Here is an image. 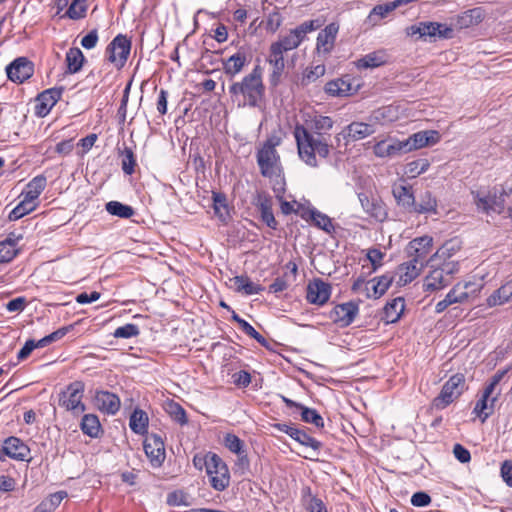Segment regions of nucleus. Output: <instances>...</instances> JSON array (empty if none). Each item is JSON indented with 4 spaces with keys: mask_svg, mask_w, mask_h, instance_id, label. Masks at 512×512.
I'll list each match as a JSON object with an SVG mask.
<instances>
[{
    "mask_svg": "<svg viewBox=\"0 0 512 512\" xmlns=\"http://www.w3.org/2000/svg\"><path fill=\"white\" fill-rule=\"evenodd\" d=\"M504 372H497L492 376L488 384L483 390V393L473 409V413L485 422L486 419L493 414L495 404L500 395V390L497 387L502 380Z\"/></svg>",
    "mask_w": 512,
    "mask_h": 512,
    "instance_id": "obj_6",
    "label": "nucleus"
},
{
    "mask_svg": "<svg viewBox=\"0 0 512 512\" xmlns=\"http://www.w3.org/2000/svg\"><path fill=\"white\" fill-rule=\"evenodd\" d=\"M333 120L329 116L316 115L309 121H306L304 125V129L308 131L309 134L317 135V136H330L329 131L333 127Z\"/></svg>",
    "mask_w": 512,
    "mask_h": 512,
    "instance_id": "obj_33",
    "label": "nucleus"
},
{
    "mask_svg": "<svg viewBox=\"0 0 512 512\" xmlns=\"http://www.w3.org/2000/svg\"><path fill=\"white\" fill-rule=\"evenodd\" d=\"M359 308L354 302L337 304L329 313V318L339 327L349 326L358 315Z\"/></svg>",
    "mask_w": 512,
    "mask_h": 512,
    "instance_id": "obj_16",
    "label": "nucleus"
},
{
    "mask_svg": "<svg viewBox=\"0 0 512 512\" xmlns=\"http://www.w3.org/2000/svg\"><path fill=\"white\" fill-rule=\"evenodd\" d=\"M384 256L385 254L377 248L367 250L366 258L371 263L372 271H376L383 265Z\"/></svg>",
    "mask_w": 512,
    "mask_h": 512,
    "instance_id": "obj_63",
    "label": "nucleus"
},
{
    "mask_svg": "<svg viewBox=\"0 0 512 512\" xmlns=\"http://www.w3.org/2000/svg\"><path fill=\"white\" fill-rule=\"evenodd\" d=\"M440 141V134L435 130L419 131L403 140L405 145L404 153L420 149L428 145H434Z\"/></svg>",
    "mask_w": 512,
    "mask_h": 512,
    "instance_id": "obj_20",
    "label": "nucleus"
},
{
    "mask_svg": "<svg viewBox=\"0 0 512 512\" xmlns=\"http://www.w3.org/2000/svg\"><path fill=\"white\" fill-rule=\"evenodd\" d=\"M47 186V178L43 174L33 177L25 186L21 197L36 203L39 206V196Z\"/></svg>",
    "mask_w": 512,
    "mask_h": 512,
    "instance_id": "obj_34",
    "label": "nucleus"
},
{
    "mask_svg": "<svg viewBox=\"0 0 512 512\" xmlns=\"http://www.w3.org/2000/svg\"><path fill=\"white\" fill-rule=\"evenodd\" d=\"M37 208L38 205L36 203L22 197V200L19 202V204L9 213L8 219L10 221L19 220L25 215L35 211Z\"/></svg>",
    "mask_w": 512,
    "mask_h": 512,
    "instance_id": "obj_47",
    "label": "nucleus"
},
{
    "mask_svg": "<svg viewBox=\"0 0 512 512\" xmlns=\"http://www.w3.org/2000/svg\"><path fill=\"white\" fill-rule=\"evenodd\" d=\"M139 333H140V331H139V328H138V326L136 324L128 323V324H125L124 326L118 327L114 331L113 336L115 338L128 339V338H132V337L138 336Z\"/></svg>",
    "mask_w": 512,
    "mask_h": 512,
    "instance_id": "obj_61",
    "label": "nucleus"
},
{
    "mask_svg": "<svg viewBox=\"0 0 512 512\" xmlns=\"http://www.w3.org/2000/svg\"><path fill=\"white\" fill-rule=\"evenodd\" d=\"M405 145L397 139L381 140L373 145V153L379 158L392 157L404 153Z\"/></svg>",
    "mask_w": 512,
    "mask_h": 512,
    "instance_id": "obj_31",
    "label": "nucleus"
},
{
    "mask_svg": "<svg viewBox=\"0 0 512 512\" xmlns=\"http://www.w3.org/2000/svg\"><path fill=\"white\" fill-rule=\"evenodd\" d=\"M402 3L403 2H389L383 5H377L371 11L369 18L371 20H373L375 17L382 19Z\"/></svg>",
    "mask_w": 512,
    "mask_h": 512,
    "instance_id": "obj_62",
    "label": "nucleus"
},
{
    "mask_svg": "<svg viewBox=\"0 0 512 512\" xmlns=\"http://www.w3.org/2000/svg\"><path fill=\"white\" fill-rule=\"evenodd\" d=\"M250 62L249 55L244 48H240L236 53L223 61L224 74L230 78L238 75Z\"/></svg>",
    "mask_w": 512,
    "mask_h": 512,
    "instance_id": "obj_25",
    "label": "nucleus"
},
{
    "mask_svg": "<svg viewBox=\"0 0 512 512\" xmlns=\"http://www.w3.org/2000/svg\"><path fill=\"white\" fill-rule=\"evenodd\" d=\"M64 88H50L38 95L35 104V113L39 117H45L61 99Z\"/></svg>",
    "mask_w": 512,
    "mask_h": 512,
    "instance_id": "obj_18",
    "label": "nucleus"
},
{
    "mask_svg": "<svg viewBox=\"0 0 512 512\" xmlns=\"http://www.w3.org/2000/svg\"><path fill=\"white\" fill-rule=\"evenodd\" d=\"M84 55L82 51L77 47L70 48L65 57V61L67 64V70L71 74H75L79 72L84 63Z\"/></svg>",
    "mask_w": 512,
    "mask_h": 512,
    "instance_id": "obj_44",
    "label": "nucleus"
},
{
    "mask_svg": "<svg viewBox=\"0 0 512 512\" xmlns=\"http://www.w3.org/2000/svg\"><path fill=\"white\" fill-rule=\"evenodd\" d=\"M131 51V41L123 34H118L107 46V60L118 69L126 64Z\"/></svg>",
    "mask_w": 512,
    "mask_h": 512,
    "instance_id": "obj_11",
    "label": "nucleus"
},
{
    "mask_svg": "<svg viewBox=\"0 0 512 512\" xmlns=\"http://www.w3.org/2000/svg\"><path fill=\"white\" fill-rule=\"evenodd\" d=\"M430 163L425 158H420L413 160L406 164L405 166V174L410 178H415L419 176L420 174L427 171L429 168Z\"/></svg>",
    "mask_w": 512,
    "mask_h": 512,
    "instance_id": "obj_50",
    "label": "nucleus"
},
{
    "mask_svg": "<svg viewBox=\"0 0 512 512\" xmlns=\"http://www.w3.org/2000/svg\"><path fill=\"white\" fill-rule=\"evenodd\" d=\"M424 267L421 264L414 263L411 259L400 264L397 267L396 275L398 276L397 284L400 286L407 285L416 279Z\"/></svg>",
    "mask_w": 512,
    "mask_h": 512,
    "instance_id": "obj_32",
    "label": "nucleus"
},
{
    "mask_svg": "<svg viewBox=\"0 0 512 512\" xmlns=\"http://www.w3.org/2000/svg\"><path fill=\"white\" fill-rule=\"evenodd\" d=\"M240 329L249 337L256 340L262 346H267V340L249 322L241 323Z\"/></svg>",
    "mask_w": 512,
    "mask_h": 512,
    "instance_id": "obj_64",
    "label": "nucleus"
},
{
    "mask_svg": "<svg viewBox=\"0 0 512 512\" xmlns=\"http://www.w3.org/2000/svg\"><path fill=\"white\" fill-rule=\"evenodd\" d=\"M433 248V238L430 236H421L411 240L406 248L407 256L414 263L425 267L428 264L429 255Z\"/></svg>",
    "mask_w": 512,
    "mask_h": 512,
    "instance_id": "obj_12",
    "label": "nucleus"
},
{
    "mask_svg": "<svg viewBox=\"0 0 512 512\" xmlns=\"http://www.w3.org/2000/svg\"><path fill=\"white\" fill-rule=\"evenodd\" d=\"M325 92L330 96H347L352 88L351 84L344 79H335L326 83Z\"/></svg>",
    "mask_w": 512,
    "mask_h": 512,
    "instance_id": "obj_46",
    "label": "nucleus"
},
{
    "mask_svg": "<svg viewBox=\"0 0 512 512\" xmlns=\"http://www.w3.org/2000/svg\"><path fill=\"white\" fill-rule=\"evenodd\" d=\"M338 31L339 25L337 23H330L319 32L316 42L318 53L327 55L334 49Z\"/></svg>",
    "mask_w": 512,
    "mask_h": 512,
    "instance_id": "obj_22",
    "label": "nucleus"
},
{
    "mask_svg": "<svg viewBox=\"0 0 512 512\" xmlns=\"http://www.w3.org/2000/svg\"><path fill=\"white\" fill-rule=\"evenodd\" d=\"M512 301V279L506 281L497 290H495L487 299L486 304L489 307L504 305Z\"/></svg>",
    "mask_w": 512,
    "mask_h": 512,
    "instance_id": "obj_37",
    "label": "nucleus"
},
{
    "mask_svg": "<svg viewBox=\"0 0 512 512\" xmlns=\"http://www.w3.org/2000/svg\"><path fill=\"white\" fill-rule=\"evenodd\" d=\"M85 392V383L81 380H75L66 385L58 394V405L65 411L79 416L86 410L83 402Z\"/></svg>",
    "mask_w": 512,
    "mask_h": 512,
    "instance_id": "obj_5",
    "label": "nucleus"
},
{
    "mask_svg": "<svg viewBox=\"0 0 512 512\" xmlns=\"http://www.w3.org/2000/svg\"><path fill=\"white\" fill-rule=\"evenodd\" d=\"M229 94L238 107H259L265 96L261 68L256 66L240 81L233 82L229 86Z\"/></svg>",
    "mask_w": 512,
    "mask_h": 512,
    "instance_id": "obj_2",
    "label": "nucleus"
},
{
    "mask_svg": "<svg viewBox=\"0 0 512 512\" xmlns=\"http://www.w3.org/2000/svg\"><path fill=\"white\" fill-rule=\"evenodd\" d=\"M17 239L11 236L0 242V263L12 261L18 254Z\"/></svg>",
    "mask_w": 512,
    "mask_h": 512,
    "instance_id": "obj_45",
    "label": "nucleus"
},
{
    "mask_svg": "<svg viewBox=\"0 0 512 512\" xmlns=\"http://www.w3.org/2000/svg\"><path fill=\"white\" fill-rule=\"evenodd\" d=\"M467 389L466 379L463 373L452 375L442 386L438 396H436L432 405L437 410H443L457 400Z\"/></svg>",
    "mask_w": 512,
    "mask_h": 512,
    "instance_id": "obj_8",
    "label": "nucleus"
},
{
    "mask_svg": "<svg viewBox=\"0 0 512 512\" xmlns=\"http://www.w3.org/2000/svg\"><path fill=\"white\" fill-rule=\"evenodd\" d=\"M143 447L151 466L154 468L160 467L166 458L162 438L157 434H151L145 438Z\"/></svg>",
    "mask_w": 512,
    "mask_h": 512,
    "instance_id": "obj_13",
    "label": "nucleus"
},
{
    "mask_svg": "<svg viewBox=\"0 0 512 512\" xmlns=\"http://www.w3.org/2000/svg\"><path fill=\"white\" fill-rule=\"evenodd\" d=\"M303 501L309 512H328L325 503L318 497L311 494L310 488L304 490Z\"/></svg>",
    "mask_w": 512,
    "mask_h": 512,
    "instance_id": "obj_49",
    "label": "nucleus"
},
{
    "mask_svg": "<svg viewBox=\"0 0 512 512\" xmlns=\"http://www.w3.org/2000/svg\"><path fill=\"white\" fill-rule=\"evenodd\" d=\"M300 217L306 222H311L317 228L325 231L328 234H331L335 231L332 219L328 215L316 210L315 208L308 207L306 209H302L300 212Z\"/></svg>",
    "mask_w": 512,
    "mask_h": 512,
    "instance_id": "obj_27",
    "label": "nucleus"
},
{
    "mask_svg": "<svg viewBox=\"0 0 512 512\" xmlns=\"http://www.w3.org/2000/svg\"><path fill=\"white\" fill-rule=\"evenodd\" d=\"M212 458L213 462H209V467H207L205 472L208 477L210 486L215 491L222 492L226 490L230 485V471L227 464L219 455Z\"/></svg>",
    "mask_w": 512,
    "mask_h": 512,
    "instance_id": "obj_10",
    "label": "nucleus"
},
{
    "mask_svg": "<svg viewBox=\"0 0 512 512\" xmlns=\"http://www.w3.org/2000/svg\"><path fill=\"white\" fill-rule=\"evenodd\" d=\"M88 7L84 2H71L69 8L62 17H68L72 20H79L86 16Z\"/></svg>",
    "mask_w": 512,
    "mask_h": 512,
    "instance_id": "obj_60",
    "label": "nucleus"
},
{
    "mask_svg": "<svg viewBox=\"0 0 512 512\" xmlns=\"http://www.w3.org/2000/svg\"><path fill=\"white\" fill-rule=\"evenodd\" d=\"M299 158L310 167H318V157L327 158L330 154V136L309 134L304 125H296L293 131Z\"/></svg>",
    "mask_w": 512,
    "mask_h": 512,
    "instance_id": "obj_3",
    "label": "nucleus"
},
{
    "mask_svg": "<svg viewBox=\"0 0 512 512\" xmlns=\"http://www.w3.org/2000/svg\"><path fill=\"white\" fill-rule=\"evenodd\" d=\"M393 195L399 204L410 207L414 205V195L411 187L404 185L397 186L393 189Z\"/></svg>",
    "mask_w": 512,
    "mask_h": 512,
    "instance_id": "obj_51",
    "label": "nucleus"
},
{
    "mask_svg": "<svg viewBox=\"0 0 512 512\" xmlns=\"http://www.w3.org/2000/svg\"><path fill=\"white\" fill-rule=\"evenodd\" d=\"M375 132L374 126L364 122H352L343 130L347 141L362 140Z\"/></svg>",
    "mask_w": 512,
    "mask_h": 512,
    "instance_id": "obj_35",
    "label": "nucleus"
},
{
    "mask_svg": "<svg viewBox=\"0 0 512 512\" xmlns=\"http://www.w3.org/2000/svg\"><path fill=\"white\" fill-rule=\"evenodd\" d=\"M95 406L103 413L115 415L121 406L120 398L109 391L98 390L94 397Z\"/></svg>",
    "mask_w": 512,
    "mask_h": 512,
    "instance_id": "obj_23",
    "label": "nucleus"
},
{
    "mask_svg": "<svg viewBox=\"0 0 512 512\" xmlns=\"http://www.w3.org/2000/svg\"><path fill=\"white\" fill-rule=\"evenodd\" d=\"M505 194L496 192H488L486 195L481 196L478 192L475 196V204L478 209L487 214L502 213L505 208Z\"/></svg>",
    "mask_w": 512,
    "mask_h": 512,
    "instance_id": "obj_19",
    "label": "nucleus"
},
{
    "mask_svg": "<svg viewBox=\"0 0 512 512\" xmlns=\"http://www.w3.org/2000/svg\"><path fill=\"white\" fill-rule=\"evenodd\" d=\"M281 138L272 135L257 149L256 161L262 177L269 179L276 198H282L286 191L284 168L277 147Z\"/></svg>",
    "mask_w": 512,
    "mask_h": 512,
    "instance_id": "obj_1",
    "label": "nucleus"
},
{
    "mask_svg": "<svg viewBox=\"0 0 512 512\" xmlns=\"http://www.w3.org/2000/svg\"><path fill=\"white\" fill-rule=\"evenodd\" d=\"M2 453L11 459L25 461L30 454V448L18 437H8L2 446Z\"/></svg>",
    "mask_w": 512,
    "mask_h": 512,
    "instance_id": "obj_26",
    "label": "nucleus"
},
{
    "mask_svg": "<svg viewBox=\"0 0 512 512\" xmlns=\"http://www.w3.org/2000/svg\"><path fill=\"white\" fill-rule=\"evenodd\" d=\"M322 22L319 20H308L300 24L294 29H291L289 34L280 37L276 42H273L283 51L288 52L296 49L304 41L307 33L319 29Z\"/></svg>",
    "mask_w": 512,
    "mask_h": 512,
    "instance_id": "obj_9",
    "label": "nucleus"
},
{
    "mask_svg": "<svg viewBox=\"0 0 512 512\" xmlns=\"http://www.w3.org/2000/svg\"><path fill=\"white\" fill-rule=\"evenodd\" d=\"M284 53L281 48L272 43L269 49L268 63L272 67V72L270 75V82L273 85H277L284 70H285V60Z\"/></svg>",
    "mask_w": 512,
    "mask_h": 512,
    "instance_id": "obj_24",
    "label": "nucleus"
},
{
    "mask_svg": "<svg viewBox=\"0 0 512 512\" xmlns=\"http://www.w3.org/2000/svg\"><path fill=\"white\" fill-rule=\"evenodd\" d=\"M276 427L280 431L289 435L295 441L299 442L301 445L310 447L315 451H318L322 446L320 441L307 434L304 430H300L286 424H277Z\"/></svg>",
    "mask_w": 512,
    "mask_h": 512,
    "instance_id": "obj_29",
    "label": "nucleus"
},
{
    "mask_svg": "<svg viewBox=\"0 0 512 512\" xmlns=\"http://www.w3.org/2000/svg\"><path fill=\"white\" fill-rule=\"evenodd\" d=\"M405 309L403 297H397L388 302L384 307V319L387 323L397 322Z\"/></svg>",
    "mask_w": 512,
    "mask_h": 512,
    "instance_id": "obj_40",
    "label": "nucleus"
},
{
    "mask_svg": "<svg viewBox=\"0 0 512 512\" xmlns=\"http://www.w3.org/2000/svg\"><path fill=\"white\" fill-rule=\"evenodd\" d=\"M106 211L114 216H118L123 219H129L134 215V209L129 206L122 204L118 201H110L106 204Z\"/></svg>",
    "mask_w": 512,
    "mask_h": 512,
    "instance_id": "obj_48",
    "label": "nucleus"
},
{
    "mask_svg": "<svg viewBox=\"0 0 512 512\" xmlns=\"http://www.w3.org/2000/svg\"><path fill=\"white\" fill-rule=\"evenodd\" d=\"M167 411L171 418L180 425H186L188 418L185 409L177 402L171 401L167 405Z\"/></svg>",
    "mask_w": 512,
    "mask_h": 512,
    "instance_id": "obj_56",
    "label": "nucleus"
},
{
    "mask_svg": "<svg viewBox=\"0 0 512 512\" xmlns=\"http://www.w3.org/2000/svg\"><path fill=\"white\" fill-rule=\"evenodd\" d=\"M393 281V277L385 274L375 277L366 283L367 297L378 299L385 294Z\"/></svg>",
    "mask_w": 512,
    "mask_h": 512,
    "instance_id": "obj_36",
    "label": "nucleus"
},
{
    "mask_svg": "<svg viewBox=\"0 0 512 512\" xmlns=\"http://www.w3.org/2000/svg\"><path fill=\"white\" fill-rule=\"evenodd\" d=\"M358 198L362 208L371 218L378 222H383L387 219V207L380 197L367 193H359Z\"/></svg>",
    "mask_w": 512,
    "mask_h": 512,
    "instance_id": "obj_14",
    "label": "nucleus"
},
{
    "mask_svg": "<svg viewBox=\"0 0 512 512\" xmlns=\"http://www.w3.org/2000/svg\"><path fill=\"white\" fill-rule=\"evenodd\" d=\"M224 445L230 452L236 455L246 451L244 442L233 433H227L225 435Z\"/></svg>",
    "mask_w": 512,
    "mask_h": 512,
    "instance_id": "obj_57",
    "label": "nucleus"
},
{
    "mask_svg": "<svg viewBox=\"0 0 512 512\" xmlns=\"http://www.w3.org/2000/svg\"><path fill=\"white\" fill-rule=\"evenodd\" d=\"M301 419L306 423L314 424L318 428L324 427V420L322 416L315 410L308 407L302 406Z\"/></svg>",
    "mask_w": 512,
    "mask_h": 512,
    "instance_id": "obj_58",
    "label": "nucleus"
},
{
    "mask_svg": "<svg viewBox=\"0 0 512 512\" xmlns=\"http://www.w3.org/2000/svg\"><path fill=\"white\" fill-rule=\"evenodd\" d=\"M484 16L485 13L482 8H473L457 17V25L460 29L468 28L479 24L484 19Z\"/></svg>",
    "mask_w": 512,
    "mask_h": 512,
    "instance_id": "obj_42",
    "label": "nucleus"
},
{
    "mask_svg": "<svg viewBox=\"0 0 512 512\" xmlns=\"http://www.w3.org/2000/svg\"><path fill=\"white\" fill-rule=\"evenodd\" d=\"M483 288L482 279L473 277L469 280L459 281L450 289L445 298L436 304L435 312L442 313L453 304L472 302L478 298Z\"/></svg>",
    "mask_w": 512,
    "mask_h": 512,
    "instance_id": "obj_4",
    "label": "nucleus"
},
{
    "mask_svg": "<svg viewBox=\"0 0 512 512\" xmlns=\"http://www.w3.org/2000/svg\"><path fill=\"white\" fill-rule=\"evenodd\" d=\"M212 200L215 215L222 222H227L231 218V215L226 195L221 192H212Z\"/></svg>",
    "mask_w": 512,
    "mask_h": 512,
    "instance_id": "obj_43",
    "label": "nucleus"
},
{
    "mask_svg": "<svg viewBox=\"0 0 512 512\" xmlns=\"http://www.w3.org/2000/svg\"><path fill=\"white\" fill-rule=\"evenodd\" d=\"M255 205L260 212L261 220L271 229H276L278 222L273 214L272 198L266 193H258Z\"/></svg>",
    "mask_w": 512,
    "mask_h": 512,
    "instance_id": "obj_28",
    "label": "nucleus"
},
{
    "mask_svg": "<svg viewBox=\"0 0 512 512\" xmlns=\"http://www.w3.org/2000/svg\"><path fill=\"white\" fill-rule=\"evenodd\" d=\"M460 250V243L457 240L451 239L446 241L441 247L437 249L434 256L439 259H449Z\"/></svg>",
    "mask_w": 512,
    "mask_h": 512,
    "instance_id": "obj_53",
    "label": "nucleus"
},
{
    "mask_svg": "<svg viewBox=\"0 0 512 512\" xmlns=\"http://www.w3.org/2000/svg\"><path fill=\"white\" fill-rule=\"evenodd\" d=\"M148 426H149V417L147 413L139 408H136L129 419V427L130 429L138 434V435H145L148 433Z\"/></svg>",
    "mask_w": 512,
    "mask_h": 512,
    "instance_id": "obj_39",
    "label": "nucleus"
},
{
    "mask_svg": "<svg viewBox=\"0 0 512 512\" xmlns=\"http://www.w3.org/2000/svg\"><path fill=\"white\" fill-rule=\"evenodd\" d=\"M8 78L15 83H23L34 73V65L25 57H19L6 68Z\"/></svg>",
    "mask_w": 512,
    "mask_h": 512,
    "instance_id": "obj_17",
    "label": "nucleus"
},
{
    "mask_svg": "<svg viewBox=\"0 0 512 512\" xmlns=\"http://www.w3.org/2000/svg\"><path fill=\"white\" fill-rule=\"evenodd\" d=\"M136 159L131 148L125 147L121 152V167L126 175H132L135 172Z\"/></svg>",
    "mask_w": 512,
    "mask_h": 512,
    "instance_id": "obj_55",
    "label": "nucleus"
},
{
    "mask_svg": "<svg viewBox=\"0 0 512 512\" xmlns=\"http://www.w3.org/2000/svg\"><path fill=\"white\" fill-rule=\"evenodd\" d=\"M452 282L451 272H445L442 268H436L429 272L423 282L426 292H436L444 289Z\"/></svg>",
    "mask_w": 512,
    "mask_h": 512,
    "instance_id": "obj_21",
    "label": "nucleus"
},
{
    "mask_svg": "<svg viewBox=\"0 0 512 512\" xmlns=\"http://www.w3.org/2000/svg\"><path fill=\"white\" fill-rule=\"evenodd\" d=\"M389 54L380 49L370 52L354 62L357 69H373L386 65L389 62Z\"/></svg>",
    "mask_w": 512,
    "mask_h": 512,
    "instance_id": "obj_30",
    "label": "nucleus"
},
{
    "mask_svg": "<svg viewBox=\"0 0 512 512\" xmlns=\"http://www.w3.org/2000/svg\"><path fill=\"white\" fill-rule=\"evenodd\" d=\"M80 428L85 435L91 438H98L103 432L99 418L95 414H85L82 417Z\"/></svg>",
    "mask_w": 512,
    "mask_h": 512,
    "instance_id": "obj_41",
    "label": "nucleus"
},
{
    "mask_svg": "<svg viewBox=\"0 0 512 512\" xmlns=\"http://www.w3.org/2000/svg\"><path fill=\"white\" fill-rule=\"evenodd\" d=\"M331 293L332 288L330 284L321 279H314L307 285L306 300L310 304L323 306L329 301Z\"/></svg>",
    "mask_w": 512,
    "mask_h": 512,
    "instance_id": "obj_15",
    "label": "nucleus"
},
{
    "mask_svg": "<svg viewBox=\"0 0 512 512\" xmlns=\"http://www.w3.org/2000/svg\"><path fill=\"white\" fill-rule=\"evenodd\" d=\"M437 201L431 192L426 191L420 198L419 204L415 207L417 213H436Z\"/></svg>",
    "mask_w": 512,
    "mask_h": 512,
    "instance_id": "obj_52",
    "label": "nucleus"
},
{
    "mask_svg": "<svg viewBox=\"0 0 512 512\" xmlns=\"http://www.w3.org/2000/svg\"><path fill=\"white\" fill-rule=\"evenodd\" d=\"M233 283L234 290L245 295L258 294L264 290V288L255 284L247 275H239L230 279Z\"/></svg>",
    "mask_w": 512,
    "mask_h": 512,
    "instance_id": "obj_38",
    "label": "nucleus"
},
{
    "mask_svg": "<svg viewBox=\"0 0 512 512\" xmlns=\"http://www.w3.org/2000/svg\"><path fill=\"white\" fill-rule=\"evenodd\" d=\"M326 68L323 64L308 67L302 74L301 84L307 86L325 74Z\"/></svg>",
    "mask_w": 512,
    "mask_h": 512,
    "instance_id": "obj_54",
    "label": "nucleus"
},
{
    "mask_svg": "<svg viewBox=\"0 0 512 512\" xmlns=\"http://www.w3.org/2000/svg\"><path fill=\"white\" fill-rule=\"evenodd\" d=\"M407 36L414 37L423 41L434 42L437 39H450L453 37V28L444 23L424 21L411 25L405 30Z\"/></svg>",
    "mask_w": 512,
    "mask_h": 512,
    "instance_id": "obj_7",
    "label": "nucleus"
},
{
    "mask_svg": "<svg viewBox=\"0 0 512 512\" xmlns=\"http://www.w3.org/2000/svg\"><path fill=\"white\" fill-rule=\"evenodd\" d=\"M67 497L66 491H58L53 494H50L43 502L45 512L54 511L60 503Z\"/></svg>",
    "mask_w": 512,
    "mask_h": 512,
    "instance_id": "obj_59",
    "label": "nucleus"
}]
</instances>
